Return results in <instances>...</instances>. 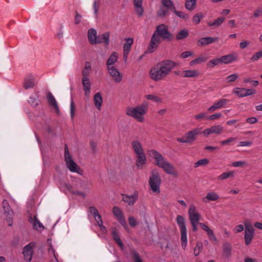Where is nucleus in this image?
Wrapping results in <instances>:
<instances>
[{"label":"nucleus","instance_id":"nucleus-1","mask_svg":"<svg viewBox=\"0 0 262 262\" xmlns=\"http://www.w3.org/2000/svg\"><path fill=\"white\" fill-rule=\"evenodd\" d=\"M178 66V63L172 60H164L158 62L150 69L149 76L155 81L162 80L169 75L172 70Z\"/></svg>","mask_w":262,"mask_h":262},{"label":"nucleus","instance_id":"nucleus-2","mask_svg":"<svg viewBox=\"0 0 262 262\" xmlns=\"http://www.w3.org/2000/svg\"><path fill=\"white\" fill-rule=\"evenodd\" d=\"M148 110V103L144 101L142 104L135 107H127L125 110L126 114L134 118L139 122L145 121V115Z\"/></svg>","mask_w":262,"mask_h":262},{"label":"nucleus","instance_id":"nucleus-3","mask_svg":"<svg viewBox=\"0 0 262 262\" xmlns=\"http://www.w3.org/2000/svg\"><path fill=\"white\" fill-rule=\"evenodd\" d=\"M150 154L156 161V164L159 167L163 169L165 172L168 174L176 176L177 173L174 170L173 166L170 163L165 161L164 157L155 150H151Z\"/></svg>","mask_w":262,"mask_h":262},{"label":"nucleus","instance_id":"nucleus-4","mask_svg":"<svg viewBox=\"0 0 262 262\" xmlns=\"http://www.w3.org/2000/svg\"><path fill=\"white\" fill-rule=\"evenodd\" d=\"M162 180L158 170H153L149 178L148 184L150 190L155 193H160Z\"/></svg>","mask_w":262,"mask_h":262},{"label":"nucleus","instance_id":"nucleus-5","mask_svg":"<svg viewBox=\"0 0 262 262\" xmlns=\"http://www.w3.org/2000/svg\"><path fill=\"white\" fill-rule=\"evenodd\" d=\"M176 222L180 228L181 232V242L182 248L185 250L187 245V229L184 217L178 215L177 216Z\"/></svg>","mask_w":262,"mask_h":262},{"label":"nucleus","instance_id":"nucleus-6","mask_svg":"<svg viewBox=\"0 0 262 262\" xmlns=\"http://www.w3.org/2000/svg\"><path fill=\"white\" fill-rule=\"evenodd\" d=\"M153 34H155L156 37H161L163 40L167 41H170L173 39V35L168 31L167 26L165 24L157 26Z\"/></svg>","mask_w":262,"mask_h":262},{"label":"nucleus","instance_id":"nucleus-7","mask_svg":"<svg viewBox=\"0 0 262 262\" xmlns=\"http://www.w3.org/2000/svg\"><path fill=\"white\" fill-rule=\"evenodd\" d=\"M64 161L67 167L72 172L80 173V168L72 159L67 144L64 146Z\"/></svg>","mask_w":262,"mask_h":262},{"label":"nucleus","instance_id":"nucleus-8","mask_svg":"<svg viewBox=\"0 0 262 262\" xmlns=\"http://www.w3.org/2000/svg\"><path fill=\"white\" fill-rule=\"evenodd\" d=\"M201 128H195L187 132L183 137L178 138V142L182 143H190L195 141L196 139V136L202 134Z\"/></svg>","mask_w":262,"mask_h":262},{"label":"nucleus","instance_id":"nucleus-9","mask_svg":"<svg viewBox=\"0 0 262 262\" xmlns=\"http://www.w3.org/2000/svg\"><path fill=\"white\" fill-rule=\"evenodd\" d=\"M175 9L174 4L171 0H161V5L157 12V15L160 17H164L167 15L169 11L173 12Z\"/></svg>","mask_w":262,"mask_h":262},{"label":"nucleus","instance_id":"nucleus-10","mask_svg":"<svg viewBox=\"0 0 262 262\" xmlns=\"http://www.w3.org/2000/svg\"><path fill=\"white\" fill-rule=\"evenodd\" d=\"M244 224L245 226V243L246 245L248 246L250 244L253 239L255 229L250 223L245 222Z\"/></svg>","mask_w":262,"mask_h":262},{"label":"nucleus","instance_id":"nucleus-11","mask_svg":"<svg viewBox=\"0 0 262 262\" xmlns=\"http://www.w3.org/2000/svg\"><path fill=\"white\" fill-rule=\"evenodd\" d=\"M3 207L5 214L6 215V219L8 222V225L11 226L13 223V211L6 200H4L3 201Z\"/></svg>","mask_w":262,"mask_h":262},{"label":"nucleus","instance_id":"nucleus-12","mask_svg":"<svg viewBox=\"0 0 262 262\" xmlns=\"http://www.w3.org/2000/svg\"><path fill=\"white\" fill-rule=\"evenodd\" d=\"M122 201L129 206H133L139 198V193L137 191H135L132 195H127L124 193H121Z\"/></svg>","mask_w":262,"mask_h":262},{"label":"nucleus","instance_id":"nucleus-13","mask_svg":"<svg viewBox=\"0 0 262 262\" xmlns=\"http://www.w3.org/2000/svg\"><path fill=\"white\" fill-rule=\"evenodd\" d=\"M113 212L120 224L124 227L125 229H127L128 227L126 222L121 209L118 207H114L113 209Z\"/></svg>","mask_w":262,"mask_h":262},{"label":"nucleus","instance_id":"nucleus-14","mask_svg":"<svg viewBox=\"0 0 262 262\" xmlns=\"http://www.w3.org/2000/svg\"><path fill=\"white\" fill-rule=\"evenodd\" d=\"M224 130L223 127L220 125H215L211 126L210 128L205 129L202 132L205 136H208L211 134L220 135Z\"/></svg>","mask_w":262,"mask_h":262},{"label":"nucleus","instance_id":"nucleus-15","mask_svg":"<svg viewBox=\"0 0 262 262\" xmlns=\"http://www.w3.org/2000/svg\"><path fill=\"white\" fill-rule=\"evenodd\" d=\"M161 41V40L159 37H156L155 34H152L147 48V52L151 53L155 52L158 48Z\"/></svg>","mask_w":262,"mask_h":262},{"label":"nucleus","instance_id":"nucleus-16","mask_svg":"<svg viewBox=\"0 0 262 262\" xmlns=\"http://www.w3.org/2000/svg\"><path fill=\"white\" fill-rule=\"evenodd\" d=\"M34 245V243H30L24 248L23 255L25 259L27 261H30L32 259L33 253V248Z\"/></svg>","mask_w":262,"mask_h":262},{"label":"nucleus","instance_id":"nucleus-17","mask_svg":"<svg viewBox=\"0 0 262 262\" xmlns=\"http://www.w3.org/2000/svg\"><path fill=\"white\" fill-rule=\"evenodd\" d=\"M188 214L190 223H199L201 217L200 214L196 212L194 206L191 205L188 210Z\"/></svg>","mask_w":262,"mask_h":262},{"label":"nucleus","instance_id":"nucleus-18","mask_svg":"<svg viewBox=\"0 0 262 262\" xmlns=\"http://www.w3.org/2000/svg\"><path fill=\"white\" fill-rule=\"evenodd\" d=\"M107 69L116 82L119 83L121 81L123 76L118 69L115 67L107 68Z\"/></svg>","mask_w":262,"mask_h":262},{"label":"nucleus","instance_id":"nucleus-19","mask_svg":"<svg viewBox=\"0 0 262 262\" xmlns=\"http://www.w3.org/2000/svg\"><path fill=\"white\" fill-rule=\"evenodd\" d=\"M218 40V38L216 37H202L199 39L197 41L198 46H205Z\"/></svg>","mask_w":262,"mask_h":262},{"label":"nucleus","instance_id":"nucleus-20","mask_svg":"<svg viewBox=\"0 0 262 262\" xmlns=\"http://www.w3.org/2000/svg\"><path fill=\"white\" fill-rule=\"evenodd\" d=\"M229 102V100L226 99H220L217 102L214 103L212 106L209 107L208 111L210 112L214 111L215 110L222 108L225 106Z\"/></svg>","mask_w":262,"mask_h":262},{"label":"nucleus","instance_id":"nucleus-21","mask_svg":"<svg viewBox=\"0 0 262 262\" xmlns=\"http://www.w3.org/2000/svg\"><path fill=\"white\" fill-rule=\"evenodd\" d=\"M237 59V55L235 53L224 55L220 57L221 63L224 64L232 63L236 61Z\"/></svg>","mask_w":262,"mask_h":262},{"label":"nucleus","instance_id":"nucleus-22","mask_svg":"<svg viewBox=\"0 0 262 262\" xmlns=\"http://www.w3.org/2000/svg\"><path fill=\"white\" fill-rule=\"evenodd\" d=\"M28 221L32 225L33 228L34 230H38V229H41V231H42L45 228L42 224L38 220L36 216L33 217L31 215H30Z\"/></svg>","mask_w":262,"mask_h":262},{"label":"nucleus","instance_id":"nucleus-23","mask_svg":"<svg viewBox=\"0 0 262 262\" xmlns=\"http://www.w3.org/2000/svg\"><path fill=\"white\" fill-rule=\"evenodd\" d=\"M47 100H48L49 105L50 106H52L53 107H54V108L55 109V110L57 113H59V107H58L57 103L54 97L52 95V94L50 92H48L47 94Z\"/></svg>","mask_w":262,"mask_h":262},{"label":"nucleus","instance_id":"nucleus-24","mask_svg":"<svg viewBox=\"0 0 262 262\" xmlns=\"http://www.w3.org/2000/svg\"><path fill=\"white\" fill-rule=\"evenodd\" d=\"M110 32H106L101 35L98 36L96 43L103 42L105 45L107 46L110 43Z\"/></svg>","mask_w":262,"mask_h":262},{"label":"nucleus","instance_id":"nucleus-25","mask_svg":"<svg viewBox=\"0 0 262 262\" xmlns=\"http://www.w3.org/2000/svg\"><path fill=\"white\" fill-rule=\"evenodd\" d=\"M118 58V54L117 52H114L108 57L106 64L107 68L114 67L113 65L117 62Z\"/></svg>","mask_w":262,"mask_h":262},{"label":"nucleus","instance_id":"nucleus-26","mask_svg":"<svg viewBox=\"0 0 262 262\" xmlns=\"http://www.w3.org/2000/svg\"><path fill=\"white\" fill-rule=\"evenodd\" d=\"M219 198V195L216 193L212 191L207 193L206 195L203 198L202 200L204 202L207 203L209 201H216Z\"/></svg>","mask_w":262,"mask_h":262},{"label":"nucleus","instance_id":"nucleus-27","mask_svg":"<svg viewBox=\"0 0 262 262\" xmlns=\"http://www.w3.org/2000/svg\"><path fill=\"white\" fill-rule=\"evenodd\" d=\"M146 163V157L144 152L137 155L136 165L138 168H141Z\"/></svg>","mask_w":262,"mask_h":262},{"label":"nucleus","instance_id":"nucleus-28","mask_svg":"<svg viewBox=\"0 0 262 262\" xmlns=\"http://www.w3.org/2000/svg\"><path fill=\"white\" fill-rule=\"evenodd\" d=\"M134 7L138 16L143 15L144 10L142 7V0H133Z\"/></svg>","mask_w":262,"mask_h":262},{"label":"nucleus","instance_id":"nucleus-29","mask_svg":"<svg viewBox=\"0 0 262 262\" xmlns=\"http://www.w3.org/2000/svg\"><path fill=\"white\" fill-rule=\"evenodd\" d=\"M132 147L136 155L141 152H144L142 145L138 140L133 141L132 143Z\"/></svg>","mask_w":262,"mask_h":262},{"label":"nucleus","instance_id":"nucleus-30","mask_svg":"<svg viewBox=\"0 0 262 262\" xmlns=\"http://www.w3.org/2000/svg\"><path fill=\"white\" fill-rule=\"evenodd\" d=\"M97 32L94 29H90L88 32V37L90 43L91 45L96 44L97 36Z\"/></svg>","mask_w":262,"mask_h":262},{"label":"nucleus","instance_id":"nucleus-31","mask_svg":"<svg viewBox=\"0 0 262 262\" xmlns=\"http://www.w3.org/2000/svg\"><path fill=\"white\" fill-rule=\"evenodd\" d=\"M112 234L113 239L116 242V243L118 244L120 248L122 250L124 249V244L121 240L119 233L117 231V229L116 228L114 229L112 231Z\"/></svg>","mask_w":262,"mask_h":262},{"label":"nucleus","instance_id":"nucleus-32","mask_svg":"<svg viewBox=\"0 0 262 262\" xmlns=\"http://www.w3.org/2000/svg\"><path fill=\"white\" fill-rule=\"evenodd\" d=\"M94 102L95 107L100 111L102 104V97L99 92L97 93L94 96Z\"/></svg>","mask_w":262,"mask_h":262},{"label":"nucleus","instance_id":"nucleus-33","mask_svg":"<svg viewBox=\"0 0 262 262\" xmlns=\"http://www.w3.org/2000/svg\"><path fill=\"white\" fill-rule=\"evenodd\" d=\"M199 75V73L196 70H189L183 72L182 77L184 78H194Z\"/></svg>","mask_w":262,"mask_h":262},{"label":"nucleus","instance_id":"nucleus-34","mask_svg":"<svg viewBox=\"0 0 262 262\" xmlns=\"http://www.w3.org/2000/svg\"><path fill=\"white\" fill-rule=\"evenodd\" d=\"M82 83L85 95L89 96L90 94L91 83L89 78H85V79H82Z\"/></svg>","mask_w":262,"mask_h":262},{"label":"nucleus","instance_id":"nucleus-35","mask_svg":"<svg viewBox=\"0 0 262 262\" xmlns=\"http://www.w3.org/2000/svg\"><path fill=\"white\" fill-rule=\"evenodd\" d=\"M125 41L123 46V51L130 52L132 46L134 43V39L133 38L128 37L124 39Z\"/></svg>","mask_w":262,"mask_h":262},{"label":"nucleus","instance_id":"nucleus-36","mask_svg":"<svg viewBox=\"0 0 262 262\" xmlns=\"http://www.w3.org/2000/svg\"><path fill=\"white\" fill-rule=\"evenodd\" d=\"M35 85L34 78L32 77L26 78L24 83V87L26 89L33 88Z\"/></svg>","mask_w":262,"mask_h":262},{"label":"nucleus","instance_id":"nucleus-37","mask_svg":"<svg viewBox=\"0 0 262 262\" xmlns=\"http://www.w3.org/2000/svg\"><path fill=\"white\" fill-rule=\"evenodd\" d=\"M207 60V58L203 55H200L198 58L191 60L189 62V65L192 66L196 64H200L205 62Z\"/></svg>","mask_w":262,"mask_h":262},{"label":"nucleus","instance_id":"nucleus-38","mask_svg":"<svg viewBox=\"0 0 262 262\" xmlns=\"http://www.w3.org/2000/svg\"><path fill=\"white\" fill-rule=\"evenodd\" d=\"M189 35L188 31L186 29H183L179 31L176 34V38L178 40L186 38Z\"/></svg>","mask_w":262,"mask_h":262},{"label":"nucleus","instance_id":"nucleus-39","mask_svg":"<svg viewBox=\"0 0 262 262\" xmlns=\"http://www.w3.org/2000/svg\"><path fill=\"white\" fill-rule=\"evenodd\" d=\"M245 88H235L233 89L232 90V92L233 94L236 95L239 97H246V94H245Z\"/></svg>","mask_w":262,"mask_h":262},{"label":"nucleus","instance_id":"nucleus-40","mask_svg":"<svg viewBox=\"0 0 262 262\" xmlns=\"http://www.w3.org/2000/svg\"><path fill=\"white\" fill-rule=\"evenodd\" d=\"M196 0H186L185 7L189 11H192L194 9L196 5Z\"/></svg>","mask_w":262,"mask_h":262},{"label":"nucleus","instance_id":"nucleus-41","mask_svg":"<svg viewBox=\"0 0 262 262\" xmlns=\"http://www.w3.org/2000/svg\"><path fill=\"white\" fill-rule=\"evenodd\" d=\"M234 173V171L223 172L218 177V179L223 180L228 178L233 177Z\"/></svg>","mask_w":262,"mask_h":262},{"label":"nucleus","instance_id":"nucleus-42","mask_svg":"<svg viewBox=\"0 0 262 262\" xmlns=\"http://www.w3.org/2000/svg\"><path fill=\"white\" fill-rule=\"evenodd\" d=\"M173 12L179 18L184 19V20H187L189 18L188 15L182 11H179L176 10L175 9L173 11Z\"/></svg>","mask_w":262,"mask_h":262},{"label":"nucleus","instance_id":"nucleus-43","mask_svg":"<svg viewBox=\"0 0 262 262\" xmlns=\"http://www.w3.org/2000/svg\"><path fill=\"white\" fill-rule=\"evenodd\" d=\"M220 63H221V61L220 59V58H214L211 60H210L208 63H207V65L209 67L213 68L214 67L218 65Z\"/></svg>","mask_w":262,"mask_h":262},{"label":"nucleus","instance_id":"nucleus-44","mask_svg":"<svg viewBox=\"0 0 262 262\" xmlns=\"http://www.w3.org/2000/svg\"><path fill=\"white\" fill-rule=\"evenodd\" d=\"M203 249V244L201 242H198L194 249V255L197 256L199 255L200 253Z\"/></svg>","mask_w":262,"mask_h":262},{"label":"nucleus","instance_id":"nucleus-45","mask_svg":"<svg viewBox=\"0 0 262 262\" xmlns=\"http://www.w3.org/2000/svg\"><path fill=\"white\" fill-rule=\"evenodd\" d=\"M204 15L202 13L195 14L192 18V21L194 24L198 25L201 21V20L204 17Z\"/></svg>","mask_w":262,"mask_h":262},{"label":"nucleus","instance_id":"nucleus-46","mask_svg":"<svg viewBox=\"0 0 262 262\" xmlns=\"http://www.w3.org/2000/svg\"><path fill=\"white\" fill-rule=\"evenodd\" d=\"M225 18L223 17H220L216 19L212 23H209L208 25L209 26H219L222 24V23L224 21Z\"/></svg>","mask_w":262,"mask_h":262},{"label":"nucleus","instance_id":"nucleus-47","mask_svg":"<svg viewBox=\"0 0 262 262\" xmlns=\"http://www.w3.org/2000/svg\"><path fill=\"white\" fill-rule=\"evenodd\" d=\"M132 254V257L134 262H143L141 258L139 253L134 250H133L131 252Z\"/></svg>","mask_w":262,"mask_h":262},{"label":"nucleus","instance_id":"nucleus-48","mask_svg":"<svg viewBox=\"0 0 262 262\" xmlns=\"http://www.w3.org/2000/svg\"><path fill=\"white\" fill-rule=\"evenodd\" d=\"M145 98L148 100H152L156 102H161L162 101V100L160 98L151 94L146 95Z\"/></svg>","mask_w":262,"mask_h":262},{"label":"nucleus","instance_id":"nucleus-49","mask_svg":"<svg viewBox=\"0 0 262 262\" xmlns=\"http://www.w3.org/2000/svg\"><path fill=\"white\" fill-rule=\"evenodd\" d=\"M231 251V246L229 244H226L224 245L223 251L227 257H228L230 255Z\"/></svg>","mask_w":262,"mask_h":262},{"label":"nucleus","instance_id":"nucleus-50","mask_svg":"<svg viewBox=\"0 0 262 262\" xmlns=\"http://www.w3.org/2000/svg\"><path fill=\"white\" fill-rule=\"evenodd\" d=\"M262 57V51H260L258 52L255 53L250 58V60L252 62H254L258 60L260 58Z\"/></svg>","mask_w":262,"mask_h":262},{"label":"nucleus","instance_id":"nucleus-51","mask_svg":"<svg viewBox=\"0 0 262 262\" xmlns=\"http://www.w3.org/2000/svg\"><path fill=\"white\" fill-rule=\"evenodd\" d=\"M209 163V160L207 159H203L199 160L194 164V167H198L201 165H206Z\"/></svg>","mask_w":262,"mask_h":262},{"label":"nucleus","instance_id":"nucleus-52","mask_svg":"<svg viewBox=\"0 0 262 262\" xmlns=\"http://www.w3.org/2000/svg\"><path fill=\"white\" fill-rule=\"evenodd\" d=\"M244 82L246 83H250L254 86H256L259 84V82L257 80H252L250 78H244Z\"/></svg>","mask_w":262,"mask_h":262},{"label":"nucleus","instance_id":"nucleus-53","mask_svg":"<svg viewBox=\"0 0 262 262\" xmlns=\"http://www.w3.org/2000/svg\"><path fill=\"white\" fill-rule=\"evenodd\" d=\"M238 78V76L236 74H233L230 75L227 77V82H234L236 80V79Z\"/></svg>","mask_w":262,"mask_h":262},{"label":"nucleus","instance_id":"nucleus-54","mask_svg":"<svg viewBox=\"0 0 262 262\" xmlns=\"http://www.w3.org/2000/svg\"><path fill=\"white\" fill-rule=\"evenodd\" d=\"M193 53L191 51H185L182 53L180 56L181 58H186L189 56H192Z\"/></svg>","mask_w":262,"mask_h":262},{"label":"nucleus","instance_id":"nucleus-55","mask_svg":"<svg viewBox=\"0 0 262 262\" xmlns=\"http://www.w3.org/2000/svg\"><path fill=\"white\" fill-rule=\"evenodd\" d=\"M244 230V226L243 225H238L235 227L233 232L235 233H238L242 232Z\"/></svg>","mask_w":262,"mask_h":262},{"label":"nucleus","instance_id":"nucleus-56","mask_svg":"<svg viewBox=\"0 0 262 262\" xmlns=\"http://www.w3.org/2000/svg\"><path fill=\"white\" fill-rule=\"evenodd\" d=\"M28 102L33 107H36L38 104L37 102V99L33 97H30L29 99Z\"/></svg>","mask_w":262,"mask_h":262},{"label":"nucleus","instance_id":"nucleus-57","mask_svg":"<svg viewBox=\"0 0 262 262\" xmlns=\"http://www.w3.org/2000/svg\"><path fill=\"white\" fill-rule=\"evenodd\" d=\"M247 164V163L244 161H239L234 162L232 163V166L233 167H240Z\"/></svg>","mask_w":262,"mask_h":262},{"label":"nucleus","instance_id":"nucleus-58","mask_svg":"<svg viewBox=\"0 0 262 262\" xmlns=\"http://www.w3.org/2000/svg\"><path fill=\"white\" fill-rule=\"evenodd\" d=\"M207 233L210 240L216 241V238L212 230L210 229L207 231Z\"/></svg>","mask_w":262,"mask_h":262},{"label":"nucleus","instance_id":"nucleus-59","mask_svg":"<svg viewBox=\"0 0 262 262\" xmlns=\"http://www.w3.org/2000/svg\"><path fill=\"white\" fill-rule=\"evenodd\" d=\"M195 119L196 120H200L202 119H207L208 118L207 117V113H202L199 114H198L195 116L194 117Z\"/></svg>","mask_w":262,"mask_h":262},{"label":"nucleus","instance_id":"nucleus-60","mask_svg":"<svg viewBox=\"0 0 262 262\" xmlns=\"http://www.w3.org/2000/svg\"><path fill=\"white\" fill-rule=\"evenodd\" d=\"M128 223L132 227H135L137 225V221L133 216L128 217Z\"/></svg>","mask_w":262,"mask_h":262},{"label":"nucleus","instance_id":"nucleus-61","mask_svg":"<svg viewBox=\"0 0 262 262\" xmlns=\"http://www.w3.org/2000/svg\"><path fill=\"white\" fill-rule=\"evenodd\" d=\"M258 121V119L254 117H249L247 118L246 122L250 124H253L256 123Z\"/></svg>","mask_w":262,"mask_h":262},{"label":"nucleus","instance_id":"nucleus-62","mask_svg":"<svg viewBox=\"0 0 262 262\" xmlns=\"http://www.w3.org/2000/svg\"><path fill=\"white\" fill-rule=\"evenodd\" d=\"M89 211L91 214H92L95 218H96V215L99 214L97 209L94 206H91L89 207Z\"/></svg>","mask_w":262,"mask_h":262},{"label":"nucleus","instance_id":"nucleus-63","mask_svg":"<svg viewBox=\"0 0 262 262\" xmlns=\"http://www.w3.org/2000/svg\"><path fill=\"white\" fill-rule=\"evenodd\" d=\"M252 144V142L250 141H241L239 142L238 146H250Z\"/></svg>","mask_w":262,"mask_h":262},{"label":"nucleus","instance_id":"nucleus-64","mask_svg":"<svg viewBox=\"0 0 262 262\" xmlns=\"http://www.w3.org/2000/svg\"><path fill=\"white\" fill-rule=\"evenodd\" d=\"M222 116L221 113H216L210 116L207 119L214 120L220 118Z\"/></svg>","mask_w":262,"mask_h":262}]
</instances>
